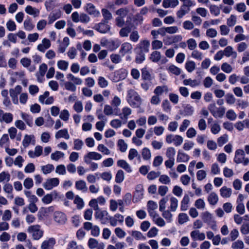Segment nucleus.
I'll list each match as a JSON object with an SVG mask.
<instances>
[{"label":"nucleus","instance_id":"nucleus-1","mask_svg":"<svg viewBox=\"0 0 249 249\" xmlns=\"http://www.w3.org/2000/svg\"><path fill=\"white\" fill-rule=\"evenodd\" d=\"M127 101L131 106L138 107L141 104V99L135 91L131 89L128 91Z\"/></svg>","mask_w":249,"mask_h":249},{"label":"nucleus","instance_id":"nucleus-2","mask_svg":"<svg viewBox=\"0 0 249 249\" xmlns=\"http://www.w3.org/2000/svg\"><path fill=\"white\" fill-rule=\"evenodd\" d=\"M201 217L202 220L205 223H207L212 229L214 231H216L217 229V226L216 222L214 220L212 214L208 212H205L201 213Z\"/></svg>","mask_w":249,"mask_h":249},{"label":"nucleus","instance_id":"nucleus-3","mask_svg":"<svg viewBox=\"0 0 249 249\" xmlns=\"http://www.w3.org/2000/svg\"><path fill=\"white\" fill-rule=\"evenodd\" d=\"M121 42L118 39L107 40L106 39L104 42H101L103 46H105L110 51H114L118 48L120 45Z\"/></svg>","mask_w":249,"mask_h":249},{"label":"nucleus","instance_id":"nucleus-4","mask_svg":"<svg viewBox=\"0 0 249 249\" xmlns=\"http://www.w3.org/2000/svg\"><path fill=\"white\" fill-rule=\"evenodd\" d=\"M108 21L102 20L101 22L95 24L93 29L102 34H106L110 30V27L107 24Z\"/></svg>","mask_w":249,"mask_h":249},{"label":"nucleus","instance_id":"nucleus-5","mask_svg":"<svg viewBox=\"0 0 249 249\" xmlns=\"http://www.w3.org/2000/svg\"><path fill=\"white\" fill-rule=\"evenodd\" d=\"M54 220L59 224H64L67 220L65 213L60 211H55L53 213Z\"/></svg>","mask_w":249,"mask_h":249},{"label":"nucleus","instance_id":"nucleus-6","mask_svg":"<svg viewBox=\"0 0 249 249\" xmlns=\"http://www.w3.org/2000/svg\"><path fill=\"white\" fill-rule=\"evenodd\" d=\"M38 226H31L28 229L29 231L33 232V238L36 240H39L43 235V231L38 229Z\"/></svg>","mask_w":249,"mask_h":249},{"label":"nucleus","instance_id":"nucleus-7","mask_svg":"<svg viewBox=\"0 0 249 249\" xmlns=\"http://www.w3.org/2000/svg\"><path fill=\"white\" fill-rule=\"evenodd\" d=\"M101 158L102 155L97 152H89L87 155L85 156L84 160L87 163H89L90 162L87 160V158H89L90 160H99L101 159Z\"/></svg>","mask_w":249,"mask_h":249},{"label":"nucleus","instance_id":"nucleus-8","mask_svg":"<svg viewBox=\"0 0 249 249\" xmlns=\"http://www.w3.org/2000/svg\"><path fill=\"white\" fill-rule=\"evenodd\" d=\"M150 47V42L147 40H142L138 44V48L140 52L147 53Z\"/></svg>","mask_w":249,"mask_h":249},{"label":"nucleus","instance_id":"nucleus-9","mask_svg":"<svg viewBox=\"0 0 249 249\" xmlns=\"http://www.w3.org/2000/svg\"><path fill=\"white\" fill-rule=\"evenodd\" d=\"M86 11L89 14L93 15L94 17H98L100 14V12L96 9L94 5L90 3L87 4Z\"/></svg>","mask_w":249,"mask_h":249},{"label":"nucleus","instance_id":"nucleus-10","mask_svg":"<svg viewBox=\"0 0 249 249\" xmlns=\"http://www.w3.org/2000/svg\"><path fill=\"white\" fill-rule=\"evenodd\" d=\"M190 236L194 240H199L202 241L205 238V234L203 232H200V231L197 230H195L191 231L190 233Z\"/></svg>","mask_w":249,"mask_h":249},{"label":"nucleus","instance_id":"nucleus-11","mask_svg":"<svg viewBox=\"0 0 249 249\" xmlns=\"http://www.w3.org/2000/svg\"><path fill=\"white\" fill-rule=\"evenodd\" d=\"M55 243V239L52 237L48 240L44 241L41 244V249H49L50 247L53 248Z\"/></svg>","mask_w":249,"mask_h":249},{"label":"nucleus","instance_id":"nucleus-12","mask_svg":"<svg viewBox=\"0 0 249 249\" xmlns=\"http://www.w3.org/2000/svg\"><path fill=\"white\" fill-rule=\"evenodd\" d=\"M245 157V152L242 149H237L235 154L234 161L236 163H241L242 160Z\"/></svg>","mask_w":249,"mask_h":249},{"label":"nucleus","instance_id":"nucleus-13","mask_svg":"<svg viewBox=\"0 0 249 249\" xmlns=\"http://www.w3.org/2000/svg\"><path fill=\"white\" fill-rule=\"evenodd\" d=\"M223 52L224 55L227 57L231 56L234 58L237 57V53L233 51V48L231 46L226 47Z\"/></svg>","mask_w":249,"mask_h":249},{"label":"nucleus","instance_id":"nucleus-14","mask_svg":"<svg viewBox=\"0 0 249 249\" xmlns=\"http://www.w3.org/2000/svg\"><path fill=\"white\" fill-rule=\"evenodd\" d=\"M220 195L224 198L230 197L232 193V190L231 188H228L227 186H223L220 189Z\"/></svg>","mask_w":249,"mask_h":249},{"label":"nucleus","instance_id":"nucleus-15","mask_svg":"<svg viewBox=\"0 0 249 249\" xmlns=\"http://www.w3.org/2000/svg\"><path fill=\"white\" fill-rule=\"evenodd\" d=\"M178 4V0H163L162 2V6L165 8L170 7L174 8Z\"/></svg>","mask_w":249,"mask_h":249},{"label":"nucleus","instance_id":"nucleus-16","mask_svg":"<svg viewBox=\"0 0 249 249\" xmlns=\"http://www.w3.org/2000/svg\"><path fill=\"white\" fill-rule=\"evenodd\" d=\"M55 136L56 139L64 138V139L68 140L70 138L68 130L66 128L62 129L57 131L55 134Z\"/></svg>","mask_w":249,"mask_h":249},{"label":"nucleus","instance_id":"nucleus-17","mask_svg":"<svg viewBox=\"0 0 249 249\" xmlns=\"http://www.w3.org/2000/svg\"><path fill=\"white\" fill-rule=\"evenodd\" d=\"M189 160V156L184 153L178 151L177 157V161L178 162H186Z\"/></svg>","mask_w":249,"mask_h":249},{"label":"nucleus","instance_id":"nucleus-18","mask_svg":"<svg viewBox=\"0 0 249 249\" xmlns=\"http://www.w3.org/2000/svg\"><path fill=\"white\" fill-rule=\"evenodd\" d=\"M208 201L210 204L215 205L218 201V196L214 192H212L208 197Z\"/></svg>","mask_w":249,"mask_h":249},{"label":"nucleus","instance_id":"nucleus-19","mask_svg":"<svg viewBox=\"0 0 249 249\" xmlns=\"http://www.w3.org/2000/svg\"><path fill=\"white\" fill-rule=\"evenodd\" d=\"M190 201V198L188 195H185L181 202V207L180 209L181 211H186L188 209V204H189Z\"/></svg>","mask_w":249,"mask_h":249},{"label":"nucleus","instance_id":"nucleus-20","mask_svg":"<svg viewBox=\"0 0 249 249\" xmlns=\"http://www.w3.org/2000/svg\"><path fill=\"white\" fill-rule=\"evenodd\" d=\"M120 104H121L120 99L118 97L115 96L114 97V98L112 100V102H111V105L116 107V108H115L114 109V114L115 115H118L119 114L120 110L117 108V107H118V106H119L120 105Z\"/></svg>","mask_w":249,"mask_h":249},{"label":"nucleus","instance_id":"nucleus-21","mask_svg":"<svg viewBox=\"0 0 249 249\" xmlns=\"http://www.w3.org/2000/svg\"><path fill=\"white\" fill-rule=\"evenodd\" d=\"M61 16V12L58 10L55 13H53V15H50L49 16V21L48 24H52L55 20L60 18Z\"/></svg>","mask_w":249,"mask_h":249},{"label":"nucleus","instance_id":"nucleus-22","mask_svg":"<svg viewBox=\"0 0 249 249\" xmlns=\"http://www.w3.org/2000/svg\"><path fill=\"white\" fill-rule=\"evenodd\" d=\"M21 117L29 126H32L33 125V117L31 115L22 112L21 113Z\"/></svg>","mask_w":249,"mask_h":249},{"label":"nucleus","instance_id":"nucleus-23","mask_svg":"<svg viewBox=\"0 0 249 249\" xmlns=\"http://www.w3.org/2000/svg\"><path fill=\"white\" fill-rule=\"evenodd\" d=\"M170 209L172 212H175L176 211L178 206V200L175 197H171L170 199Z\"/></svg>","mask_w":249,"mask_h":249},{"label":"nucleus","instance_id":"nucleus-24","mask_svg":"<svg viewBox=\"0 0 249 249\" xmlns=\"http://www.w3.org/2000/svg\"><path fill=\"white\" fill-rule=\"evenodd\" d=\"M24 29L27 31H31L34 29L35 25L33 24L31 18L28 17V18L25 19L24 22Z\"/></svg>","mask_w":249,"mask_h":249},{"label":"nucleus","instance_id":"nucleus-25","mask_svg":"<svg viewBox=\"0 0 249 249\" xmlns=\"http://www.w3.org/2000/svg\"><path fill=\"white\" fill-rule=\"evenodd\" d=\"M48 216V211H47V209H45V207H41L37 213L38 219L42 220L44 219L45 217H47Z\"/></svg>","mask_w":249,"mask_h":249},{"label":"nucleus","instance_id":"nucleus-26","mask_svg":"<svg viewBox=\"0 0 249 249\" xmlns=\"http://www.w3.org/2000/svg\"><path fill=\"white\" fill-rule=\"evenodd\" d=\"M164 91H166V92L168 91V89L166 86H158L156 87L154 92L156 95L159 96L162 94Z\"/></svg>","mask_w":249,"mask_h":249},{"label":"nucleus","instance_id":"nucleus-27","mask_svg":"<svg viewBox=\"0 0 249 249\" xmlns=\"http://www.w3.org/2000/svg\"><path fill=\"white\" fill-rule=\"evenodd\" d=\"M190 10V8L180 7L179 10L177 12V16L178 18H182L184 15L187 14Z\"/></svg>","mask_w":249,"mask_h":249},{"label":"nucleus","instance_id":"nucleus-28","mask_svg":"<svg viewBox=\"0 0 249 249\" xmlns=\"http://www.w3.org/2000/svg\"><path fill=\"white\" fill-rule=\"evenodd\" d=\"M35 139L34 135H28L26 134L22 141V144L24 147H28L31 142L32 139Z\"/></svg>","mask_w":249,"mask_h":249},{"label":"nucleus","instance_id":"nucleus-29","mask_svg":"<svg viewBox=\"0 0 249 249\" xmlns=\"http://www.w3.org/2000/svg\"><path fill=\"white\" fill-rule=\"evenodd\" d=\"M73 203L77 205L78 209H81L84 205L83 200L77 195L74 199Z\"/></svg>","mask_w":249,"mask_h":249},{"label":"nucleus","instance_id":"nucleus-30","mask_svg":"<svg viewBox=\"0 0 249 249\" xmlns=\"http://www.w3.org/2000/svg\"><path fill=\"white\" fill-rule=\"evenodd\" d=\"M244 248V244L242 240H238L231 244V248L232 249H243Z\"/></svg>","mask_w":249,"mask_h":249},{"label":"nucleus","instance_id":"nucleus-31","mask_svg":"<svg viewBox=\"0 0 249 249\" xmlns=\"http://www.w3.org/2000/svg\"><path fill=\"white\" fill-rule=\"evenodd\" d=\"M54 169V167L53 164H48L45 166L41 167V170L44 174H47L50 173Z\"/></svg>","mask_w":249,"mask_h":249},{"label":"nucleus","instance_id":"nucleus-32","mask_svg":"<svg viewBox=\"0 0 249 249\" xmlns=\"http://www.w3.org/2000/svg\"><path fill=\"white\" fill-rule=\"evenodd\" d=\"M102 13L104 18L102 20H105V21H108V20L112 18V15L107 9L105 8L102 9Z\"/></svg>","mask_w":249,"mask_h":249},{"label":"nucleus","instance_id":"nucleus-33","mask_svg":"<svg viewBox=\"0 0 249 249\" xmlns=\"http://www.w3.org/2000/svg\"><path fill=\"white\" fill-rule=\"evenodd\" d=\"M209 9L210 12L212 14L214 15L215 16H217L219 15L220 10L219 7L215 5H210Z\"/></svg>","mask_w":249,"mask_h":249},{"label":"nucleus","instance_id":"nucleus-34","mask_svg":"<svg viewBox=\"0 0 249 249\" xmlns=\"http://www.w3.org/2000/svg\"><path fill=\"white\" fill-rule=\"evenodd\" d=\"M143 189L142 185L140 184L137 185L136 189V193L134 196L135 197L138 196L139 199H142L143 197Z\"/></svg>","mask_w":249,"mask_h":249},{"label":"nucleus","instance_id":"nucleus-35","mask_svg":"<svg viewBox=\"0 0 249 249\" xmlns=\"http://www.w3.org/2000/svg\"><path fill=\"white\" fill-rule=\"evenodd\" d=\"M10 95L12 98V101L14 104H18V94L15 92V90L13 89H11L9 90Z\"/></svg>","mask_w":249,"mask_h":249},{"label":"nucleus","instance_id":"nucleus-36","mask_svg":"<svg viewBox=\"0 0 249 249\" xmlns=\"http://www.w3.org/2000/svg\"><path fill=\"white\" fill-rule=\"evenodd\" d=\"M176 154V150L174 147H168L166 152V156L169 159H174V156Z\"/></svg>","mask_w":249,"mask_h":249},{"label":"nucleus","instance_id":"nucleus-37","mask_svg":"<svg viewBox=\"0 0 249 249\" xmlns=\"http://www.w3.org/2000/svg\"><path fill=\"white\" fill-rule=\"evenodd\" d=\"M160 59V53L158 51L153 52L150 56V59L152 61L157 62Z\"/></svg>","mask_w":249,"mask_h":249},{"label":"nucleus","instance_id":"nucleus-38","mask_svg":"<svg viewBox=\"0 0 249 249\" xmlns=\"http://www.w3.org/2000/svg\"><path fill=\"white\" fill-rule=\"evenodd\" d=\"M124 178V171L122 170H119L115 176V181L117 183H121L122 182Z\"/></svg>","mask_w":249,"mask_h":249},{"label":"nucleus","instance_id":"nucleus-39","mask_svg":"<svg viewBox=\"0 0 249 249\" xmlns=\"http://www.w3.org/2000/svg\"><path fill=\"white\" fill-rule=\"evenodd\" d=\"M189 220V217L185 213H181L178 214V223L183 224Z\"/></svg>","mask_w":249,"mask_h":249},{"label":"nucleus","instance_id":"nucleus-40","mask_svg":"<svg viewBox=\"0 0 249 249\" xmlns=\"http://www.w3.org/2000/svg\"><path fill=\"white\" fill-rule=\"evenodd\" d=\"M228 141V136L224 134L217 139V143L219 146H222Z\"/></svg>","mask_w":249,"mask_h":249},{"label":"nucleus","instance_id":"nucleus-41","mask_svg":"<svg viewBox=\"0 0 249 249\" xmlns=\"http://www.w3.org/2000/svg\"><path fill=\"white\" fill-rule=\"evenodd\" d=\"M142 157L145 160H148L151 158V155L150 151L147 148H144L142 150Z\"/></svg>","mask_w":249,"mask_h":249},{"label":"nucleus","instance_id":"nucleus-42","mask_svg":"<svg viewBox=\"0 0 249 249\" xmlns=\"http://www.w3.org/2000/svg\"><path fill=\"white\" fill-rule=\"evenodd\" d=\"M75 187L77 190H82L86 188V183L85 181L80 180L76 181Z\"/></svg>","mask_w":249,"mask_h":249},{"label":"nucleus","instance_id":"nucleus-43","mask_svg":"<svg viewBox=\"0 0 249 249\" xmlns=\"http://www.w3.org/2000/svg\"><path fill=\"white\" fill-rule=\"evenodd\" d=\"M64 156V154L62 152L57 151L54 153H52L51 154V157L53 160L57 161Z\"/></svg>","mask_w":249,"mask_h":249},{"label":"nucleus","instance_id":"nucleus-44","mask_svg":"<svg viewBox=\"0 0 249 249\" xmlns=\"http://www.w3.org/2000/svg\"><path fill=\"white\" fill-rule=\"evenodd\" d=\"M108 214L106 211H100L99 209L96 210L95 213V216L97 218L102 219L104 218L105 215H107Z\"/></svg>","mask_w":249,"mask_h":249},{"label":"nucleus","instance_id":"nucleus-45","mask_svg":"<svg viewBox=\"0 0 249 249\" xmlns=\"http://www.w3.org/2000/svg\"><path fill=\"white\" fill-rule=\"evenodd\" d=\"M158 229L156 227H152L147 233V236L149 238H153L156 236L158 233Z\"/></svg>","mask_w":249,"mask_h":249},{"label":"nucleus","instance_id":"nucleus-46","mask_svg":"<svg viewBox=\"0 0 249 249\" xmlns=\"http://www.w3.org/2000/svg\"><path fill=\"white\" fill-rule=\"evenodd\" d=\"M168 70L170 72L176 75L180 74L181 72L180 69L173 65H171Z\"/></svg>","mask_w":249,"mask_h":249},{"label":"nucleus","instance_id":"nucleus-47","mask_svg":"<svg viewBox=\"0 0 249 249\" xmlns=\"http://www.w3.org/2000/svg\"><path fill=\"white\" fill-rule=\"evenodd\" d=\"M183 84L185 85H190L192 87L197 86L199 84L196 80H192L191 79L184 80Z\"/></svg>","mask_w":249,"mask_h":249},{"label":"nucleus","instance_id":"nucleus-48","mask_svg":"<svg viewBox=\"0 0 249 249\" xmlns=\"http://www.w3.org/2000/svg\"><path fill=\"white\" fill-rule=\"evenodd\" d=\"M53 200V196L52 194H48L45 195L42 198V202L46 204L51 203Z\"/></svg>","mask_w":249,"mask_h":249},{"label":"nucleus","instance_id":"nucleus-49","mask_svg":"<svg viewBox=\"0 0 249 249\" xmlns=\"http://www.w3.org/2000/svg\"><path fill=\"white\" fill-rule=\"evenodd\" d=\"M88 246L89 249H93L98 246V241L94 238H90L88 241Z\"/></svg>","mask_w":249,"mask_h":249},{"label":"nucleus","instance_id":"nucleus-50","mask_svg":"<svg viewBox=\"0 0 249 249\" xmlns=\"http://www.w3.org/2000/svg\"><path fill=\"white\" fill-rule=\"evenodd\" d=\"M23 185L24 187L27 189H30V188H31L34 185L33 180L32 178H26L24 180Z\"/></svg>","mask_w":249,"mask_h":249},{"label":"nucleus","instance_id":"nucleus-51","mask_svg":"<svg viewBox=\"0 0 249 249\" xmlns=\"http://www.w3.org/2000/svg\"><path fill=\"white\" fill-rule=\"evenodd\" d=\"M13 118V115L10 113H5L2 115V120L7 124L12 122Z\"/></svg>","mask_w":249,"mask_h":249},{"label":"nucleus","instance_id":"nucleus-52","mask_svg":"<svg viewBox=\"0 0 249 249\" xmlns=\"http://www.w3.org/2000/svg\"><path fill=\"white\" fill-rule=\"evenodd\" d=\"M221 128L219 124L214 123L211 125V130L213 134H216L219 132Z\"/></svg>","mask_w":249,"mask_h":249},{"label":"nucleus","instance_id":"nucleus-53","mask_svg":"<svg viewBox=\"0 0 249 249\" xmlns=\"http://www.w3.org/2000/svg\"><path fill=\"white\" fill-rule=\"evenodd\" d=\"M70 116V114L68 110L64 109L62 110L60 113L59 117L61 119L64 121L68 120Z\"/></svg>","mask_w":249,"mask_h":249},{"label":"nucleus","instance_id":"nucleus-54","mask_svg":"<svg viewBox=\"0 0 249 249\" xmlns=\"http://www.w3.org/2000/svg\"><path fill=\"white\" fill-rule=\"evenodd\" d=\"M207 173L203 170H198L196 173V177L198 180L201 181L206 178Z\"/></svg>","mask_w":249,"mask_h":249},{"label":"nucleus","instance_id":"nucleus-55","mask_svg":"<svg viewBox=\"0 0 249 249\" xmlns=\"http://www.w3.org/2000/svg\"><path fill=\"white\" fill-rule=\"evenodd\" d=\"M183 141V138L179 135H175L173 142L175 146H178L181 145Z\"/></svg>","mask_w":249,"mask_h":249},{"label":"nucleus","instance_id":"nucleus-56","mask_svg":"<svg viewBox=\"0 0 249 249\" xmlns=\"http://www.w3.org/2000/svg\"><path fill=\"white\" fill-rule=\"evenodd\" d=\"M195 206L198 209H203L205 207V204L202 199L199 198L195 201Z\"/></svg>","mask_w":249,"mask_h":249},{"label":"nucleus","instance_id":"nucleus-57","mask_svg":"<svg viewBox=\"0 0 249 249\" xmlns=\"http://www.w3.org/2000/svg\"><path fill=\"white\" fill-rule=\"evenodd\" d=\"M6 26L7 29L9 31H14L16 30V24L15 22L12 20H9L6 23Z\"/></svg>","mask_w":249,"mask_h":249},{"label":"nucleus","instance_id":"nucleus-58","mask_svg":"<svg viewBox=\"0 0 249 249\" xmlns=\"http://www.w3.org/2000/svg\"><path fill=\"white\" fill-rule=\"evenodd\" d=\"M206 34L207 36L211 38H213L216 36L217 35V32L214 29L210 28L206 31Z\"/></svg>","mask_w":249,"mask_h":249},{"label":"nucleus","instance_id":"nucleus-59","mask_svg":"<svg viewBox=\"0 0 249 249\" xmlns=\"http://www.w3.org/2000/svg\"><path fill=\"white\" fill-rule=\"evenodd\" d=\"M83 145V142L82 140L77 139L74 140V147L73 149L76 150H79L81 149Z\"/></svg>","mask_w":249,"mask_h":249},{"label":"nucleus","instance_id":"nucleus-60","mask_svg":"<svg viewBox=\"0 0 249 249\" xmlns=\"http://www.w3.org/2000/svg\"><path fill=\"white\" fill-rule=\"evenodd\" d=\"M192 56L197 61H201L203 57L202 53L197 50H194L193 51L192 53Z\"/></svg>","mask_w":249,"mask_h":249},{"label":"nucleus","instance_id":"nucleus-61","mask_svg":"<svg viewBox=\"0 0 249 249\" xmlns=\"http://www.w3.org/2000/svg\"><path fill=\"white\" fill-rule=\"evenodd\" d=\"M124 79V75L122 71H117L114 72V77L113 80L115 82H118L120 80Z\"/></svg>","mask_w":249,"mask_h":249},{"label":"nucleus","instance_id":"nucleus-62","mask_svg":"<svg viewBox=\"0 0 249 249\" xmlns=\"http://www.w3.org/2000/svg\"><path fill=\"white\" fill-rule=\"evenodd\" d=\"M162 212V216L166 219L168 222H170L172 220V214L169 210H163Z\"/></svg>","mask_w":249,"mask_h":249},{"label":"nucleus","instance_id":"nucleus-63","mask_svg":"<svg viewBox=\"0 0 249 249\" xmlns=\"http://www.w3.org/2000/svg\"><path fill=\"white\" fill-rule=\"evenodd\" d=\"M239 232L237 229H234L231 231L230 236L232 241L235 240L238 237Z\"/></svg>","mask_w":249,"mask_h":249},{"label":"nucleus","instance_id":"nucleus-64","mask_svg":"<svg viewBox=\"0 0 249 249\" xmlns=\"http://www.w3.org/2000/svg\"><path fill=\"white\" fill-rule=\"evenodd\" d=\"M236 22V17L233 15H231L227 19V25L230 27L233 26Z\"/></svg>","mask_w":249,"mask_h":249}]
</instances>
